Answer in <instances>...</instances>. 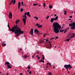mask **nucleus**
Wrapping results in <instances>:
<instances>
[{"mask_svg": "<svg viewBox=\"0 0 75 75\" xmlns=\"http://www.w3.org/2000/svg\"><path fill=\"white\" fill-rule=\"evenodd\" d=\"M18 28L17 29H15L12 32H13L15 34H17V35L16 36V37H18V36L20 35V34H23L24 33V31H21V29L19 28V27H18Z\"/></svg>", "mask_w": 75, "mask_h": 75, "instance_id": "obj_1", "label": "nucleus"}, {"mask_svg": "<svg viewBox=\"0 0 75 75\" xmlns=\"http://www.w3.org/2000/svg\"><path fill=\"white\" fill-rule=\"evenodd\" d=\"M8 28H9L10 31H12V32L15 29H17V28H18V27L17 26V25L14 26L11 29V28H10V26H9L8 23Z\"/></svg>", "mask_w": 75, "mask_h": 75, "instance_id": "obj_2", "label": "nucleus"}, {"mask_svg": "<svg viewBox=\"0 0 75 75\" xmlns=\"http://www.w3.org/2000/svg\"><path fill=\"white\" fill-rule=\"evenodd\" d=\"M53 25L54 29V32H55L57 34V22L54 23Z\"/></svg>", "mask_w": 75, "mask_h": 75, "instance_id": "obj_3", "label": "nucleus"}, {"mask_svg": "<svg viewBox=\"0 0 75 75\" xmlns=\"http://www.w3.org/2000/svg\"><path fill=\"white\" fill-rule=\"evenodd\" d=\"M49 42L50 44H47L46 46V47L47 48H50L52 45H51V44L50 42Z\"/></svg>", "mask_w": 75, "mask_h": 75, "instance_id": "obj_4", "label": "nucleus"}, {"mask_svg": "<svg viewBox=\"0 0 75 75\" xmlns=\"http://www.w3.org/2000/svg\"><path fill=\"white\" fill-rule=\"evenodd\" d=\"M61 28V26L60 25L58 22H57V29H59L60 30Z\"/></svg>", "mask_w": 75, "mask_h": 75, "instance_id": "obj_5", "label": "nucleus"}, {"mask_svg": "<svg viewBox=\"0 0 75 75\" xmlns=\"http://www.w3.org/2000/svg\"><path fill=\"white\" fill-rule=\"evenodd\" d=\"M34 33H35V34H38V35H39V34H40V32L37 29H35L34 30Z\"/></svg>", "mask_w": 75, "mask_h": 75, "instance_id": "obj_6", "label": "nucleus"}, {"mask_svg": "<svg viewBox=\"0 0 75 75\" xmlns=\"http://www.w3.org/2000/svg\"><path fill=\"white\" fill-rule=\"evenodd\" d=\"M64 67L67 69V71H68V68H69V66H67V64H65L64 66Z\"/></svg>", "mask_w": 75, "mask_h": 75, "instance_id": "obj_7", "label": "nucleus"}, {"mask_svg": "<svg viewBox=\"0 0 75 75\" xmlns=\"http://www.w3.org/2000/svg\"><path fill=\"white\" fill-rule=\"evenodd\" d=\"M12 16L13 14H12V13L10 12L9 13V15L8 16L9 18H12Z\"/></svg>", "mask_w": 75, "mask_h": 75, "instance_id": "obj_8", "label": "nucleus"}, {"mask_svg": "<svg viewBox=\"0 0 75 75\" xmlns=\"http://www.w3.org/2000/svg\"><path fill=\"white\" fill-rule=\"evenodd\" d=\"M36 25H37L38 27V28H42V25H40V24H38V23H36Z\"/></svg>", "mask_w": 75, "mask_h": 75, "instance_id": "obj_9", "label": "nucleus"}, {"mask_svg": "<svg viewBox=\"0 0 75 75\" xmlns=\"http://www.w3.org/2000/svg\"><path fill=\"white\" fill-rule=\"evenodd\" d=\"M74 37H75V33H73L72 34L71 36L69 38V40H71V38H74Z\"/></svg>", "mask_w": 75, "mask_h": 75, "instance_id": "obj_10", "label": "nucleus"}, {"mask_svg": "<svg viewBox=\"0 0 75 75\" xmlns=\"http://www.w3.org/2000/svg\"><path fill=\"white\" fill-rule=\"evenodd\" d=\"M34 29L33 28H31L30 32V34L31 35H33V33H34V32L33 31Z\"/></svg>", "mask_w": 75, "mask_h": 75, "instance_id": "obj_11", "label": "nucleus"}, {"mask_svg": "<svg viewBox=\"0 0 75 75\" xmlns=\"http://www.w3.org/2000/svg\"><path fill=\"white\" fill-rule=\"evenodd\" d=\"M26 20H27V19L25 18H23L22 19L24 23V25H25V24H26Z\"/></svg>", "mask_w": 75, "mask_h": 75, "instance_id": "obj_12", "label": "nucleus"}, {"mask_svg": "<svg viewBox=\"0 0 75 75\" xmlns=\"http://www.w3.org/2000/svg\"><path fill=\"white\" fill-rule=\"evenodd\" d=\"M27 15V12H26L25 13L24 16L23 15H22L23 16V17H24L26 19H27V16H26Z\"/></svg>", "mask_w": 75, "mask_h": 75, "instance_id": "obj_13", "label": "nucleus"}, {"mask_svg": "<svg viewBox=\"0 0 75 75\" xmlns=\"http://www.w3.org/2000/svg\"><path fill=\"white\" fill-rule=\"evenodd\" d=\"M26 14L28 15V16L29 17H31V15H30V12H28L27 13V12Z\"/></svg>", "mask_w": 75, "mask_h": 75, "instance_id": "obj_14", "label": "nucleus"}, {"mask_svg": "<svg viewBox=\"0 0 75 75\" xmlns=\"http://www.w3.org/2000/svg\"><path fill=\"white\" fill-rule=\"evenodd\" d=\"M67 66H69V69H71V68H72V66L70 64H69V65H67Z\"/></svg>", "mask_w": 75, "mask_h": 75, "instance_id": "obj_15", "label": "nucleus"}, {"mask_svg": "<svg viewBox=\"0 0 75 75\" xmlns=\"http://www.w3.org/2000/svg\"><path fill=\"white\" fill-rule=\"evenodd\" d=\"M21 6V3L20 2H19L18 3V8L20 9V6Z\"/></svg>", "mask_w": 75, "mask_h": 75, "instance_id": "obj_16", "label": "nucleus"}, {"mask_svg": "<svg viewBox=\"0 0 75 75\" xmlns=\"http://www.w3.org/2000/svg\"><path fill=\"white\" fill-rule=\"evenodd\" d=\"M20 22V20H17L16 21V24H18V23Z\"/></svg>", "mask_w": 75, "mask_h": 75, "instance_id": "obj_17", "label": "nucleus"}, {"mask_svg": "<svg viewBox=\"0 0 75 75\" xmlns=\"http://www.w3.org/2000/svg\"><path fill=\"white\" fill-rule=\"evenodd\" d=\"M7 66L8 67V69H9V68H12V67L9 65H7Z\"/></svg>", "mask_w": 75, "mask_h": 75, "instance_id": "obj_18", "label": "nucleus"}, {"mask_svg": "<svg viewBox=\"0 0 75 75\" xmlns=\"http://www.w3.org/2000/svg\"><path fill=\"white\" fill-rule=\"evenodd\" d=\"M5 65H10V64L9 62H7L5 63Z\"/></svg>", "mask_w": 75, "mask_h": 75, "instance_id": "obj_19", "label": "nucleus"}, {"mask_svg": "<svg viewBox=\"0 0 75 75\" xmlns=\"http://www.w3.org/2000/svg\"><path fill=\"white\" fill-rule=\"evenodd\" d=\"M64 30H65L64 29V30H63L62 29H61L60 30V33H62L63 32H64Z\"/></svg>", "mask_w": 75, "mask_h": 75, "instance_id": "obj_20", "label": "nucleus"}, {"mask_svg": "<svg viewBox=\"0 0 75 75\" xmlns=\"http://www.w3.org/2000/svg\"><path fill=\"white\" fill-rule=\"evenodd\" d=\"M57 38V36H55V37L53 38H51L50 39L51 40L53 39H55V40H56V39Z\"/></svg>", "mask_w": 75, "mask_h": 75, "instance_id": "obj_21", "label": "nucleus"}, {"mask_svg": "<svg viewBox=\"0 0 75 75\" xmlns=\"http://www.w3.org/2000/svg\"><path fill=\"white\" fill-rule=\"evenodd\" d=\"M33 18H35L36 19V20L38 19V17H37V16H35L33 17Z\"/></svg>", "mask_w": 75, "mask_h": 75, "instance_id": "obj_22", "label": "nucleus"}, {"mask_svg": "<svg viewBox=\"0 0 75 75\" xmlns=\"http://www.w3.org/2000/svg\"><path fill=\"white\" fill-rule=\"evenodd\" d=\"M57 29V33H58L59 31V30L58 29Z\"/></svg>", "mask_w": 75, "mask_h": 75, "instance_id": "obj_23", "label": "nucleus"}, {"mask_svg": "<svg viewBox=\"0 0 75 75\" xmlns=\"http://www.w3.org/2000/svg\"><path fill=\"white\" fill-rule=\"evenodd\" d=\"M50 21L51 23H53V21H54V20L53 19V18H51L50 20Z\"/></svg>", "mask_w": 75, "mask_h": 75, "instance_id": "obj_24", "label": "nucleus"}, {"mask_svg": "<svg viewBox=\"0 0 75 75\" xmlns=\"http://www.w3.org/2000/svg\"><path fill=\"white\" fill-rule=\"evenodd\" d=\"M49 7L50 8V9L52 8V6L51 5H50Z\"/></svg>", "mask_w": 75, "mask_h": 75, "instance_id": "obj_25", "label": "nucleus"}, {"mask_svg": "<svg viewBox=\"0 0 75 75\" xmlns=\"http://www.w3.org/2000/svg\"><path fill=\"white\" fill-rule=\"evenodd\" d=\"M13 3V0H12L11 2L9 4V5H11L12 3Z\"/></svg>", "mask_w": 75, "mask_h": 75, "instance_id": "obj_26", "label": "nucleus"}, {"mask_svg": "<svg viewBox=\"0 0 75 75\" xmlns=\"http://www.w3.org/2000/svg\"><path fill=\"white\" fill-rule=\"evenodd\" d=\"M64 14L65 15H66L67 14V11H66V10L64 11Z\"/></svg>", "mask_w": 75, "mask_h": 75, "instance_id": "obj_27", "label": "nucleus"}, {"mask_svg": "<svg viewBox=\"0 0 75 75\" xmlns=\"http://www.w3.org/2000/svg\"><path fill=\"white\" fill-rule=\"evenodd\" d=\"M53 21L57 20V16H56L55 18H53Z\"/></svg>", "mask_w": 75, "mask_h": 75, "instance_id": "obj_28", "label": "nucleus"}, {"mask_svg": "<svg viewBox=\"0 0 75 75\" xmlns=\"http://www.w3.org/2000/svg\"><path fill=\"white\" fill-rule=\"evenodd\" d=\"M43 6H44V8H45V6H46V4L45 3H44Z\"/></svg>", "mask_w": 75, "mask_h": 75, "instance_id": "obj_29", "label": "nucleus"}, {"mask_svg": "<svg viewBox=\"0 0 75 75\" xmlns=\"http://www.w3.org/2000/svg\"><path fill=\"white\" fill-rule=\"evenodd\" d=\"M2 45H3V46H6V44H4L3 43L2 44Z\"/></svg>", "mask_w": 75, "mask_h": 75, "instance_id": "obj_30", "label": "nucleus"}, {"mask_svg": "<svg viewBox=\"0 0 75 75\" xmlns=\"http://www.w3.org/2000/svg\"><path fill=\"white\" fill-rule=\"evenodd\" d=\"M24 57L25 59L27 58V55H24Z\"/></svg>", "mask_w": 75, "mask_h": 75, "instance_id": "obj_31", "label": "nucleus"}, {"mask_svg": "<svg viewBox=\"0 0 75 75\" xmlns=\"http://www.w3.org/2000/svg\"><path fill=\"white\" fill-rule=\"evenodd\" d=\"M66 41H69V38L67 39L66 40Z\"/></svg>", "mask_w": 75, "mask_h": 75, "instance_id": "obj_32", "label": "nucleus"}, {"mask_svg": "<svg viewBox=\"0 0 75 75\" xmlns=\"http://www.w3.org/2000/svg\"><path fill=\"white\" fill-rule=\"evenodd\" d=\"M23 9L22 8H21V12H23Z\"/></svg>", "mask_w": 75, "mask_h": 75, "instance_id": "obj_33", "label": "nucleus"}, {"mask_svg": "<svg viewBox=\"0 0 75 75\" xmlns=\"http://www.w3.org/2000/svg\"><path fill=\"white\" fill-rule=\"evenodd\" d=\"M15 3H16V0H14L13 1V4H15Z\"/></svg>", "mask_w": 75, "mask_h": 75, "instance_id": "obj_34", "label": "nucleus"}, {"mask_svg": "<svg viewBox=\"0 0 75 75\" xmlns=\"http://www.w3.org/2000/svg\"><path fill=\"white\" fill-rule=\"evenodd\" d=\"M28 69H31V67H30V66L29 65L28 66Z\"/></svg>", "mask_w": 75, "mask_h": 75, "instance_id": "obj_35", "label": "nucleus"}, {"mask_svg": "<svg viewBox=\"0 0 75 75\" xmlns=\"http://www.w3.org/2000/svg\"><path fill=\"white\" fill-rule=\"evenodd\" d=\"M67 29H65V30L64 31V33H67Z\"/></svg>", "mask_w": 75, "mask_h": 75, "instance_id": "obj_36", "label": "nucleus"}, {"mask_svg": "<svg viewBox=\"0 0 75 75\" xmlns=\"http://www.w3.org/2000/svg\"><path fill=\"white\" fill-rule=\"evenodd\" d=\"M45 39L44 40H42L41 41H40L39 42L40 43H42V41H43L45 40Z\"/></svg>", "mask_w": 75, "mask_h": 75, "instance_id": "obj_37", "label": "nucleus"}, {"mask_svg": "<svg viewBox=\"0 0 75 75\" xmlns=\"http://www.w3.org/2000/svg\"><path fill=\"white\" fill-rule=\"evenodd\" d=\"M48 74H49V75H52V73H51L50 72H49L48 73Z\"/></svg>", "mask_w": 75, "mask_h": 75, "instance_id": "obj_38", "label": "nucleus"}, {"mask_svg": "<svg viewBox=\"0 0 75 75\" xmlns=\"http://www.w3.org/2000/svg\"><path fill=\"white\" fill-rule=\"evenodd\" d=\"M50 18V16H47V17H46V19H48V18Z\"/></svg>", "mask_w": 75, "mask_h": 75, "instance_id": "obj_39", "label": "nucleus"}, {"mask_svg": "<svg viewBox=\"0 0 75 75\" xmlns=\"http://www.w3.org/2000/svg\"><path fill=\"white\" fill-rule=\"evenodd\" d=\"M64 25H65V24H63L62 26V28H63L64 27Z\"/></svg>", "mask_w": 75, "mask_h": 75, "instance_id": "obj_40", "label": "nucleus"}, {"mask_svg": "<svg viewBox=\"0 0 75 75\" xmlns=\"http://www.w3.org/2000/svg\"><path fill=\"white\" fill-rule=\"evenodd\" d=\"M42 59H45V57H44V55H42Z\"/></svg>", "mask_w": 75, "mask_h": 75, "instance_id": "obj_41", "label": "nucleus"}, {"mask_svg": "<svg viewBox=\"0 0 75 75\" xmlns=\"http://www.w3.org/2000/svg\"><path fill=\"white\" fill-rule=\"evenodd\" d=\"M42 58L41 59V60L39 61V62H42Z\"/></svg>", "mask_w": 75, "mask_h": 75, "instance_id": "obj_42", "label": "nucleus"}, {"mask_svg": "<svg viewBox=\"0 0 75 75\" xmlns=\"http://www.w3.org/2000/svg\"><path fill=\"white\" fill-rule=\"evenodd\" d=\"M33 5L34 6H36V4H33Z\"/></svg>", "mask_w": 75, "mask_h": 75, "instance_id": "obj_43", "label": "nucleus"}, {"mask_svg": "<svg viewBox=\"0 0 75 75\" xmlns=\"http://www.w3.org/2000/svg\"><path fill=\"white\" fill-rule=\"evenodd\" d=\"M69 28H67V29H66L67 30H69Z\"/></svg>", "mask_w": 75, "mask_h": 75, "instance_id": "obj_44", "label": "nucleus"}, {"mask_svg": "<svg viewBox=\"0 0 75 75\" xmlns=\"http://www.w3.org/2000/svg\"><path fill=\"white\" fill-rule=\"evenodd\" d=\"M69 18H72V16H70L69 17Z\"/></svg>", "mask_w": 75, "mask_h": 75, "instance_id": "obj_45", "label": "nucleus"}, {"mask_svg": "<svg viewBox=\"0 0 75 75\" xmlns=\"http://www.w3.org/2000/svg\"><path fill=\"white\" fill-rule=\"evenodd\" d=\"M34 55H35L34 54L33 56H32V58H34Z\"/></svg>", "mask_w": 75, "mask_h": 75, "instance_id": "obj_46", "label": "nucleus"}, {"mask_svg": "<svg viewBox=\"0 0 75 75\" xmlns=\"http://www.w3.org/2000/svg\"><path fill=\"white\" fill-rule=\"evenodd\" d=\"M29 73L30 74H31V71H30L29 72Z\"/></svg>", "mask_w": 75, "mask_h": 75, "instance_id": "obj_47", "label": "nucleus"}, {"mask_svg": "<svg viewBox=\"0 0 75 75\" xmlns=\"http://www.w3.org/2000/svg\"><path fill=\"white\" fill-rule=\"evenodd\" d=\"M49 65L50 66V67H51V64H50V63H49Z\"/></svg>", "mask_w": 75, "mask_h": 75, "instance_id": "obj_48", "label": "nucleus"}, {"mask_svg": "<svg viewBox=\"0 0 75 75\" xmlns=\"http://www.w3.org/2000/svg\"><path fill=\"white\" fill-rule=\"evenodd\" d=\"M42 62H43V63H44V61L42 60Z\"/></svg>", "mask_w": 75, "mask_h": 75, "instance_id": "obj_49", "label": "nucleus"}, {"mask_svg": "<svg viewBox=\"0 0 75 75\" xmlns=\"http://www.w3.org/2000/svg\"><path fill=\"white\" fill-rule=\"evenodd\" d=\"M58 16H57V20H58Z\"/></svg>", "mask_w": 75, "mask_h": 75, "instance_id": "obj_50", "label": "nucleus"}, {"mask_svg": "<svg viewBox=\"0 0 75 75\" xmlns=\"http://www.w3.org/2000/svg\"><path fill=\"white\" fill-rule=\"evenodd\" d=\"M21 4H23V2H22L21 3Z\"/></svg>", "mask_w": 75, "mask_h": 75, "instance_id": "obj_51", "label": "nucleus"}, {"mask_svg": "<svg viewBox=\"0 0 75 75\" xmlns=\"http://www.w3.org/2000/svg\"><path fill=\"white\" fill-rule=\"evenodd\" d=\"M45 42L44 41H42V43H44Z\"/></svg>", "mask_w": 75, "mask_h": 75, "instance_id": "obj_52", "label": "nucleus"}, {"mask_svg": "<svg viewBox=\"0 0 75 75\" xmlns=\"http://www.w3.org/2000/svg\"><path fill=\"white\" fill-rule=\"evenodd\" d=\"M6 75H8V73L6 74Z\"/></svg>", "mask_w": 75, "mask_h": 75, "instance_id": "obj_53", "label": "nucleus"}, {"mask_svg": "<svg viewBox=\"0 0 75 75\" xmlns=\"http://www.w3.org/2000/svg\"><path fill=\"white\" fill-rule=\"evenodd\" d=\"M48 67H49V66H47L46 67V68H48Z\"/></svg>", "mask_w": 75, "mask_h": 75, "instance_id": "obj_54", "label": "nucleus"}, {"mask_svg": "<svg viewBox=\"0 0 75 75\" xmlns=\"http://www.w3.org/2000/svg\"><path fill=\"white\" fill-rule=\"evenodd\" d=\"M38 59H40V57H38Z\"/></svg>", "mask_w": 75, "mask_h": 75, "instance_id": "obj_55", "label": "nucleus"}, {"mask_svg": "<svg viewBox=\"0 0 75 75\" xmlns=\"http://www.w3.org/2000/svg\"><path fill=\"white\" fill-rule=\"evenodd\" d=\"M56 16H57V14H55L54 15V16L56 17Z\"/></svg>", "mask_w": 75, "mask_h": 75, "instance_id": "obj_56", "label": "nucleus"}, {"mask_svg": "<svg viewBox=\"0 0 75 75\" xmlns=\"http://www.w3.org/2000/svg\"><path fill=\"white\" fill-rule=\"evenodd\" d=\"M20 75H23V74H22V73H21L20 74Z\"/></svg>", "mask_w": 75, "mask_h": 75, "instance_id": "obj_57", "label": "nucleus"}, {"mask_svg": "<svg viewBox=\"0 0 75 75\" xmlns=\"http://www.w3.org/2000/svg\"><path fill=\"white\" fill-rule=\"evenodd\" d=\"M71 23H72L73 22V21H72V20H71Z\"/></svg>", "mask_w": 75, "mask_h": 75, "instance_id": "obj_58", "label": "nucleus"}, {"mask_svg": "<svg viewBox=\"0 0 75 75\" xmlns=\"http://www.w3.org/2000/svg\"><path fill=\"white\" fill-rule=\"evenodd\" d=\"M68 20H71V19H69Z\"/></svg>", "mask_w": 75, "mask_h": 75, "instance_id": "obj_59", "label": "nucleus"}, {"mask_svg": "<svg viewBox=\"0 0 75 75\" xmlns=\"http://www.w3.org/2000/svg\"><path fill=\"white\" fill-rule=\"evenodd\" d=\"M55 68V66L53 67V69H54V68Z\"/></svg>", "mask_w": 75, "mask_h": 75, "instance_id": "obj_60", "label": "nucleus"}, {"mask_svg": "<svg viewBox=\"0 0 75 75\" xmlns=\"http://www.w3.org/2000/svg\"><path fill=\"white\" fill-rule=\"evenodd\" d=\"M50 64V63H47V64Z\"/></svg>", "mask_w": 75, "mask_h": 75, "instance_id": "obj_61", "label": "nucleus"}, {"mask_svg": "<svg viewBox=\"0 0 75 75\" xmlns=\"http://www.w3.org/2000/svg\"><path fill=\"white\" fill-rule=\"evenodd\" d=\"M46 41L47 42L48 41V40H46Z\"/></svg>", "mask_w": 75, "mask_h": 75, "instance_id": "obj_62", "label": "nucleus"}, {"mask_svg": "<svg viewBox=\"0 0 75 75\" xmlns=\"http://www.w3.org/2000/svg\"><path fill=\"white\" fill-rule=\"evenodd\" d=\"M45 35H43V37H45Z\"/></svg>", "mask_w": 75, "mask_h": 75, "instance_id": "obj_63", "label": "nucleus"}, {"mask_svg": "<svg viewBox=\"0 0 75 75\" xmlns=\"http://www.w3.org/2000/svg\"><path fill=\"white\" fill-rule=\"evenodd\" d=\"M42 59L43 61H44V59Z\"/></svg>", "mask_w": 75, "mask_h": 75, "instance_id": "obj_64", "label": "nucleus"}]
</instances>
